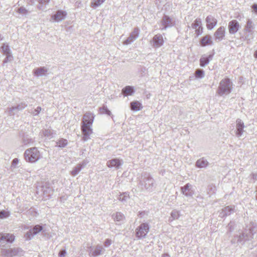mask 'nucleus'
Returning a JSON list of instances; mask_svg holds the SVG:
<instances>
[{
    "label": "nucleus",
    "instance_id": "f257e3e1",
    "mask_svg": "<svg viewBox=\"0 0 257 257\" xmlns=\"http://www.w3.org/2000/svg\"><path fill=\"white\" fill-rule=\"evenodd\" d=\"M256 226L252 222H250L244 229L243 231L239 235L234 236L231 240L232 244L240 243L243 244L246 241L251 240L254 234L256 233Z\"/></svg>",
    "mask_w": 257,
    "mask_h": 257
},
{
    "label": "nucleus",
    "instance_id": "f03ea898",
    "mask_svg": "<svg viewBox=\"0 0 257 257\" xmlns=\"http://www.w3.org/2000/svg\"><path fill=\"white\" fill-rule=\"evenodd\" d=\"M138 187L142 190H146L147 192H152L156 187V184L153 178L150 174L145 173L141 176Z\"/></svg>",
    "mask_w": 257,
    "mask_h": 257
},
{
    "label": "nucleus",
    "instance_id": "7ed1b4c3",
    "mask_svg": "<svg viewBox=\"0 0 257 257\" xmlns=\"http://www.w3.org/2000/svg\"><path fill=\"white\" fill-rule=\"evenodd\" d=\"M232 87V82L229 78H226L220 81L216 92L220 96L228 94L231 92Z\"/></svg>",
    "mask_w": 257,
    "mask_h": 257
},
{
    "label": "nucleus",
    "instance_id": "20e7f679",
    "mask_svg": "<svg viewBox=\"0 0 257 257\" xmlns=\"http://www.w3.org/2000/svg\"><path fill=\"white\" fill-rule=\"evenodd\" d=\"M25 160L29 163H35L40 158V154L36 147L26 150L24 154Z\"/></svg>",
    "mask_w": 257,
    "mask_h": 257
},
{
    "label": "nucleus",
    "instance_id": "39448f33",
    "mask_svg": "<svg viewBox=\"0 0 257 257\" xmlns=\"http://www.w3.org/2000/svg\"><path fill=\"white\" fill-rule=\"evenodd\" d=\"M1 253L4 257H13L23 255L24 251L19 247L9 249L2 248Z\"/></svg>",
    "mask_w": 257,
    "mask_h": 257
},
{
    "label": "nucleus",
    "instance_id": "423d86ee",
    "mask_svg": "<svg viewBox=\"0 0 257 257\" xmlns=\"http://www.w3.org/2000/svg\"><path fill=\"white\" fill-rule=\"evenodd\" d=\"M254 24L250 20H248L244 28V40L250 41L253 38Z\"/></svg>",
    "mask_w": 257,
    "mask_h": 257
},
{
    "label": "nucleus",
    "instance_id": "0eeeda50",
    "mask_svg": "<svg viewBox=\"0 0 257 257\" xmlns=\"http://www.w3.org/2000/svg\"><path fill=\"white\" fill-rule=\"evenodd\" d=\"M150 230V226L147 223H141L136 229V236L138 239L145 238Z\"/></svg>",
    "mask_w": 257,
    "mask_h": 257
},
{
    "label": "nucleus",
    "instance_id": "6e6552de",
    "mask_svg": "<svg viewBox=\"0 0 257 257\" xmlns=\"http://www.w3.org/2000/svg\"><path fill=\"white\" fill-rule=\"evenodd\" d=\"M15 240V236L12 234L0 233V246H5L3 244L12 243Z\"/></svg>",
    "mask_w": 257,
    "mask_h": 257
},
{
    "label": "nucleus",
    "instance_id": "1a4fd4ad",
    "mask_svg": "<svg viewBox=\"0 0 257 257\" xmlns=\"http://www.w3.org/2000/svg\"><path fill=\"white\" fill-rule=\"evenodd\" d=\"M123 164V161L122 160H120L118 158H114L107 161L106 162V166L109 168H114L117 170Z\"/></svg>",
    "mask_w": 257,
    "mask_h": 257
},
{
    "label": "nucleus",
    "instance_id": "9d476101",
    "mask_svg": "<svg viewBox=\"0 0 257 257\" xmlns=\"http://www.w3.org/2000/svg\"><path fill=\"white\" fill-rule=\"evenodd\" d=\"M244 124L242 120L238 118L236 120V130L235 131V136L237 138L242 137L243 132H244Z\"/></svg>",
    "mask_w": 257,
    "mask_h": 257
},
{
    "label": "nucleus",
    "instance_id": "9b49d317",
    "mask_svg": "<svg viewBox=\"0 0 257 257\" xmlns=\"http://www.w3.org/2000/svg\"><path fill=\"white\" fill-rule=\"evenodd\" d=\"M140 30L138 28H134L133 31L130 34L129 37L124 41V45H128L133 43L139 37Z\"/></svg>",
    "mask_w": 257,
    "mask_h": 257
},
{
    "label": "nucleus",
    "instance_id": "f8f14e48",
    "mask_svg": "<svg viewBox=\"0 0 257 257\" xmlns=\"http://www.w3.org/2000/svg\"><path fill=\"white\" fill-rule=\"evenodd\" d=\"M94 115L90 112H87L84 114L82 124L91 125L93 123Z\"/></svg>",
    "mask_w": 257,
    "mask_h": 257
},
{
    "label": "nucleus",
    "instance_id": "ddd939ff",
    "mask_svg": "<svg viewBox=\"0 0 257 257\" xmlns=\"http://www.w3.org/2000/svg\"><path fill=\"white\" fill-rule=\"evenodd\" d=\"M81 131L83 135V140L87 141L89 138V136L92 133L91 125L83 124L81 126Z\"/></svg>",
    "mask_w": 257,
    "mask_h": 257
},
{
    "label": "nucleus",
    "instance_id": "4468645a",
    "mask_svg": "<svg viewBox=\"0 0 257 257\" xmlns=\"http://www.w3.org/2000/svg\"><path fill=\"white\" fill-rule=\"evenodd\" d=\"M225 28L221 26L214 33L215 40L217 42L222 41L225 37Z\"/></svg>",
    "mask_w": 257,
    "mask_h": 257
},
{
    "label": "nucleus",
    "instance_id": "2eb2a0df",
    "mask_svg": "<svg viewBox=\"0 0 257 257\" xmlns=\"http://www.w3.org/2000/svg\"><path fill=\"white\" fill-rule=\"evenodd\" d=\"M228 28L229 33L234 34L239 30V23L236 20H232L229 22Z\"/></svg>",
    "mask_w": 257,
    "mask_h": 257
},
{
    "label": "nucleus",
    "instance_id": "dca6fc26",
    "mask_svg": "<svg viewBox=\"0 0 257 257\" xmlns=\"http://www.w3.org/2000/svg\"><path fill=\"white\" fill-rule=\"evenodd\" d=\"M152 46L155 48H159L164 44V40L162 35L157 34L155 35L152 39Z\"/></svg>",
    "mask_w": 257,
    "mask_h": 257
},
{
    "label": "nucleus",
    "instance_id": "f3484780",
    "mask_svg": "<svg viewBox=\"0 0 257 257\" xmlns=\"http://www.w3.org/2000/svg\"><path fill=\"white\" fill-rule=\"evenodd\" d=\"M162 25L163 26L162 30H166L168 27H171L174 25L173 20L168 16L165 15L161 20Z\"/></svg>",
    "mask_w": 257,
    "mask_h": 257
},
{
    "label": "nucleus",
    "instance_id": "a211bd4d",
    "mask_svg": "<svg viewBox=\"0 0 257 257\" xmlns=\"http://www.w3.org/2000/svg\"><path fill=\"white\" fill-rule=\"evenodd\" d=\"M48 69L45 67H40L34 69L33 71V74L37 77L46 76Z\"/></svg>",
    "mask_w": 257,
    "mask_h": 257
},
{
    "label": "nucleus",
    "instance_id": "6ab92c4d",
    "mask_svg": "<svg viewBox=\"0 0 257 257\" xmlns=\"http://www.w3.org/2000/svg\"><path fill=\"white\" fill-rule=\"evenodd\" d=\"M206 27L208 29H212L217 24V20L212 16H208L206 18Z\"/></svg>",
    "mask_w": 257,
    "mask_h": 257
},
{
    "label": "nucleus",
    "instance_id": "aec40b11",
    "mask_svg": "<svg viewBox=\"0 0 257 257\" xmlns=\"http://www.w3.org/2000/svg\"><path fill=\"white\" fill-rule=\"evenodd\" d=\"M192 185L189 183L186 184L184 186L181 187L182 193L186 196H192L194 192L192 190Z\"/></svg>",
    "mask_w": 257,
    "mask_h": 257
},
{
    "label": "nucleus",
    "instance_id": "412c9836",
    "mask_svg": "<svg viewBox=\"0 0 257 257\" xmlns=\"http://www.w3.org/2000/svg\"><path fill=\"white\" fill-rule=\"evenodd\" d=\"M66 15L67 14L65 11L59 10L55 15L52 16V18L54 21L59 22L64 20Z\"/></svg>",
    "mask_w": 257,
    "mask_h": 257
},
{
    "label": "nucleus",
    "instance_id": "4be33fe9",
    "mask_svg": "<svg viewBox=\"0 0 257 257\" xmlns=\"http://www.w3.org/2000/svg\"><path fill=\"white\" fill-rule=\"evenodd\" d=\"M43 194L44 196V198L46 199L49 198L53 194V191L50 187L47 186H43L42 187V190Z\"/></svg>",
    "mask_w": 257,
    "mask_h": 257
},
{
    "label": "nucleus",
    "instance_id": "5701e85b",
    "mask_svg": "<svg viewBox=\"0 0 257 257\" xmlns=\"http://www.w3.org/2000/svg\"><path fill=\"white\" fill-rule=\"evenodd\" d=\"M213 55L210 54L207 57L202 56L200 59V65L202 67H204L209 64V62L212 59Z\"/></svg>",
    "mask_w": 257,
    "mask_h": 257
},
{
    "label": "nucleus",
    "instance_id": "b1692460",
    "mask_svg": "<svg viewBox=\"0 0 257 257\" xmlns=\"http://www.w3.org/2000/svg\"><path fill=\"white\" fill-rule=\"evenodd\" d=\"M211 38V37L210 35H206L202 37L200 41V45L204 47L208 45H212V41Z\"/></svg>",
    "mask_w": 257,
    "mask_h": 257
},
{
    "label": "nucleus",
    "instance_id": "393cba45",
    "mask_svg": "<svg viewBox=\"0 0 257 257\" xmlns=\"http://www.w3.org/2000/svg\"><path fill=\"white\" fill-rule=\"evenodd\" d=\"M234 212V207L228 206L222 209V211L220 213V215H221L222 217H224V216L229 215Z\"/></svg>",
    "mask_w": 257,
    "mask_h": 257
},
{
    "label": "nucleus",
    "instance_id": "a878e982",
    "mask_svg": "<svg viewBox=\"0 0 257 257\" xmlns=\"http://www.w3.org/2000/svg\"><path fill=\"white\" fill-rule=\"evenodd\" d=\"M208 165V161L204 158L198 160L196 162V166L197 168H206Z\"/></svg>",
    "mask_w": 257,
    "mask_h": 257
},
{
    "label": "nucleus",
    "instance_id": "bb28decb",
    "mask_svg": "<svg viewBox=\"0 0 257 257\" xmlns=\"http://www.w3.org/2000/svg\"><path fill=\"white\" fill-rule=\"evenodd\" d=\"M135 92L134 87L131 86H126L122 89V93L124 96L132 95Z\"/></svg>",
    "mask_w": 257,
    "mask_h": 257
},
{
    "label": "nucleus",
    "instance_id": "cd10ccee",
    "mask_svg": "<svg viewBox=\"0 0 257 257\" xmlns=\"http://www.w3.org/2000/svg\"><path fill=\"white\" fill-rule=\"evenodd\" d=\"M130 105L131 109L134 111H139L142 108L141 103L137 101L131 102Z\"/></svg>",
    "mask_w": 257,
    "mask_h": 257
},
{
    "label": "nucleus",
    "instance_id": "c85d7f7f",
    "mask_svg": "<svg viewBox=\"0 0 257 257\" xmlns=\"http://www.w3.org/2000/svg\"><path fill=\"white\" fill-rule=\"evenodd\" d=\"M1 49L4 54L7 56L8 58L12 57L10 47L8 44H4L1 47Z\"/></svg>",
    "mask_w": 257,
    "mask_h": 257
},
{
    "label": "nucleus",
    "instance_id": "c756f323",
    "mask_svg": "<svg viewBox=\"0 0 257 257\" xmlns=\"http://www.w3.org/2000/svg\"><path fill=\"white\" fill-rule=\"evenodd\" d=\"M104 249L101 245H97L94 251L92 252V255L94 256H98L101 254Z\"/></svg>",
    "mask_w": 257,
    "mask_h": 257
},
{
    "label": "nucleus",
    "instance_id": "7c9ffc66",
    "mask_svg": "<svg viewBox=\"0 0 257 257\" xmlns=\"http://www.w3.org/2000/svg\"><path fill=\"white\" fill-rule=\"evenodd\" d=\"M130 198L129 195L127 193L124 192L122 194H121L119 197H118V199H119L120 201L123 203L126 202L127 200Z\"/></svg>",
    "mask_w": 257,
    "mask_h": 257
},
{
    "label": "nucleus",
    "instance_id": "2f4dec72",
    "mask_svg": "<svg viewBox=\"0 0 257 257\" xmlns=\"http://www.w3.org/2000/svg\"><path fill=\"white\" fill-rule=\"evenodd\" d=\"M104 1L105 0H92L90 6L93 8H96L100 6Z\"/></svg>",
    "mask_w": 257,
    "mask_h": 257
},
{
    "label": "nucleus",
    "instance_id": "473e14b6",
    "mask_svg": "<svg viewBox=\"0 0 257 257\" xmlns=\"http://www.w3.org/2000/svg\"><path fill=\"white\" fill-rule=\"evenodd\" d=\"M82 168H81L80 166L77 164L71 171V175L73 176H75L80 172Z\"/></svg>",
    "mask_w": 257,
    "mask_h": 257
},
{
    "label": "nucleus",
    "instance_id": "72a5a7b5",
    "mask_svg": "<svg viewBox=\"0 0 257 257\" xmlns=\"http://www.w3.org/2000/svg\"><path fill=\"white\" fill-rule=\"evenodd\" d=\"M7 112L9 115H14L18 112V110L16 106H13L7 108Z\"/></svg>",
    "mask_w": 257,
    "mask_h": 257
},
{
    "label": "nucleus",
    "instance_id": "f704fd0d",
    "mask_svg": "<svg viewBox=\"0 0 257 257\" xmlns=\"http://www.w3.org/2000/svg\"><path fill=\"white\" fill-rule=\"evenodd\" d=\"M67 140L64 139H61L57 142V146L60 148H64L67 146Z\"/></svg>",
    "mask_w": 257,
    "mask_h": 257
},
{
    "label": "nucleus",
    "instance_id": "c9c22d12",
    "mask_svg": "<svg viewBox=\"0 0 257 257\" xmlns=\"http://www.w3.org/2000/svg\"><path fill=\"white\" fill-rule=\"evenodd\" d=\"M34 140L33 139L30 138L27 136L24 137L23 139V143L25 145H28L33 144L34 143Z\"/></svg>",
    "mask_w": 257,
    "mask_h": 257
},
{
    "label": "nucleus",
    "instance_id": "e433bc0d",
    "mask_svg": "<svg viewBox=\"0 0 257 257\" xmlns=\"http://www.w3.org/2000/svg\"><path fill=\"white\" fill-rule=\"evenodd\" d=\"M33 232L34 235L37 234L43 229V227L40 225H36L33 227V228L31 229Z\"/></svg>",
    "mask_w": 257,
    "mask_h": 257
},
{
    "label": "nucleus",
    "instance_id": "4c0bfd02",
    "mask_svg": "<svg viewBox=\"0 0 257 257\" xmlns=\"http://www.w3.org/2000/svg\"><path fill=\"white\" fill-rule=\"evenodd\" d=\"M32 232V230L30 229L29 231H28L24 235V238L26 240H31L34 236L35 235Z\"/></svg>",
    "mask_w": 257,
    "mask_h": 257
},
{
    "label": "nucleus",
    "instance_id": "58836bf2",
    "mask_svg": "<svg viewBox=\"0 0 257 257\" xmlns=\"http://www.w3.org/2000/svg\"><path fill=\"white\" fill-rule=\"evenodd\" d=\"M201 21L200 19H196L194 23L191 25V27L193 29H196L198 27L201 26Z\"/></svg>",
    "mask_w": 257,
    "mask_h": 257
},
{
    "label": "nucleus",
    "instance_id": "ea45409f",
    "mask_svg": "<svg viewBox=\"0 0 257 257\" xmlns=\"http://www.w3.org/2000/svg\"><path fill=\"white\" fill-rule=\"evenodd\" d=\"M204 71L202 69H198L195 71V77L197 78H202L204 77Z\"/></svg>",
    "mask_w": 257,
    "mask_h": 257
},
{
    "label": "nucleus",
    "instance_id": "a19ab883",
    "mask_svg": "<svg viewBox=\"0 0 257 257\" xmlns=\"http://www.w3.org/2000/svg\"><path fill=\"white\" fill-rule=\"evenodd\" d=\"M101 113L106 114L110 116L111 115V111L107 108L105 106H103L99 108Z\"/></svg>",
    "mask_w": 257,
    "mask_h": 257
},
{
    "label": "nucleus",
    "instance_id": "79ce46f5",
    "mask_svg": "<svg viewBox=\"0 0 257 257\" xmlns=\"http://www.w3.org/2000/svg\"><path fill=\"white\" fill-rule=\"evenodd\" d=\"M42 110V108L40 106H38L36 109L29 110V112L33 114V115H38Z\"/></svg>",
    "mask_w": 257,
    "mask_h": 257
},
{
    "label": "nucleus",
    "instance_id": "37998d69",
    "mask_svg": "<svg viewBox=\"0 0 257 257\" xmlns=\"http://www.w3.org/2000/svg\"><path fill=\"white\" fill-rule=\"evenodd\" d=\"M114 220L119 221L123 218V215L120 212H117L113 215Z\"/></svg>",
    "mask_w": 257,
    "mask_h": 257
},
{
    "label": "nucleus",
    "instance_id": "c03bdc74",
    "mask_svg": "<svg viewBox=\"0 0 257 257\" xmlns=\"http://www.w3.org/2000/svg\"><path fill=\"white\" fill-rule=\"evenodd\" d=\"M17 12L23 15H26L28 14V11L23 7H21L18 8Z\"/></svg>",
    "mask_w": 257,
    "mask_h": 257
},
{
    "label": "nucleus",
    "instance_id": "a18cd8bd",
    "mask_svg": "<svg viewBox=\"0 0 257 257\" xmlns=\"http://www.w3.org/2000/svg\"><path fill=\"white\" fill-rule=\"evenodd\" d=\"M179 215L180 213L179 211L176 210H173L171 213V217L173 220L178 219L179 217Z\"/></svg>",
    "mask_w": 257,
    "mask_h": 257
},
{
    "label": "nucleus",
    "instance_id": "49530a36",
    "mask_svg": "<svg viewBox=\"0 0 257 257\" xmlns=\"http://www.w3.org/2000/svg\"><path fill=\"white\" fill-rule=\"evenodd\" d=\"M10 213L6 210L0 211V218H6L9 216Z\"/></svg>",
    "mask_w": 257,
    "mask_h": 257
},
{
    "label": "nucleus",
    "instance_id": "de8ad7c7",
    "mask_svg": "<svg viewBox=\"0 0 257 257\" xmlns=\"http://www.w3.org/2000/svg\"><path fill=\"white\" fill-rule=\"evenodd\" d=\"M27 106V104L25 102H22L20 104H19L17 106H16L17 107V108L19 111H20V110H22L23 109H24L25 108H26Z\"/></svg>",
    "mask_w": 257,
    "mask_h": 257
},
{
    "label": "nucleus",
    "instance_id": "09e8293b",
    "mask_svg": "<svg viewBox=\"0 0 257 257\" xmlns=\"http://www.w3.org/2000/svg\"><path fill=\"white\" fill-rule=\"evenodd\" d=\"M19 160L18 158H15L13 160L11 167L13 168H16L17 167V165L18 164Z\"/></svg>",
    "mask_w": 257,
    "mask_h": 257
},
{
    "label": "nucleus",
    "instance_id": "8fccbe9b",
    "mask_svg": "<svg viewBox=\"0 0 257 257\" xmlns=\"http://www.w3.org/2000/svg\"><path fill=\"white\" fill-rule=\"evenodd\" d=\"M43 134L45 137H50L52 136V133L49 130H45L43 131Z\"/></svg>",
    "mask_w": 257,
    "mask_h": 257
},
{
    "label": "nucleus",
    "instance_id": "3c124183",
    "mask_svg": "<svg viewBox=\"0 0 257 257\" xmlns=\"http://www.w3.org/2000/svg\"><path fill=\"white\" fill-rule=\"evenodd\" d=\"M203 32V28L202 26L198 27V28L195 29V34H196V36H198L201 35Z\"/></svg>",
    "mask_w": 257,
    "mask_h": 257
},
{
    "label": "nucleus",
    "instance_id": "603ef678",
    "mask_svg": "<svg viewBox=\"0 0 257 257\" xmlns=\"http://www.w3.org/2000/svg\"><path fill=\"white\" fill-rule=\"evenodd\" d=\"M28 214H32L33 216H35L37 212L35 211V209L31 208L29 210L27 211Z\"/></svg>",
    "mask_w": 257,
    "mask_h": 257
},
{
    "label": "nucleus",
    "instance_id": "864d4df0",
    "mask_svg": "<svg viewBox=\"0 0 257 257\" xmlns=\"http://www.w3.org/2000/svg\"><path fill=\"white\" fill-rule=\"evenodd\" d=\"M50 0H37L39 3L42 5H47Z\"/></svg>",
    "mask_w": 257,
    "mask_h": 257
},
{
    "label": "nucleus",
    "instance_id": "5fc2aeb1",
    "mask_svg": "<svg viewBox=\"0 0 257 257\" xmlns=\"http://www.w3.org/2000/svg\"><path fill=\"white\" fill-rule=\"evenodd\" d=\"M111 244V240L110 239H106L104 242V245L105 247H108Z\"/></svg>",
    "mask_w": 257,
    "mask_h": 257
},
{
    "label": "nucleus",
    "instance_id": "6e6d98bb",
    "mask_svg": "<svg viewBox=\"0 0 257 257\" xmlns=\"http://www.w3.org/2000/svg\"><path fill=\"white\" fill-rule=\"evenodd\" d=\"M66 254V250L65 249H61L59 251V257H65Z\"/></svg>",
    "mask_w": 257,
    "mask_h": 257
},
{
    "label": "nucleus",
    "instance_id": "4d7b16f0",
    "mask_svg": "<svg viewBox=\"0 0 257 257\" xmlns=\"http://www.w3.org/2000/svg\"><path fill=\"white\" fill-rule=\"evenodd\" d=\"M88 163V162L87 160H84L81 163L78 164V165L80 166L81 168L82 169L86 166Z\"/></svg>",
    "mask_w": 257,
    "mask_h": 257
},
{
    "label": "nucleus",
    "instance_id": "13d9d810",
    "mask_svg": "<svg viewBox=\"0 0 257 257\" xmlns=\"http://www.w3.org/2000/svg\"><path fill=\"white\" fill-rule=\"evenodd\" d=\"M251 8L252 9H253V10L257 13V4H253L251 6Z\"/></svg>",
    "mask_w": 257,
    "mask_h": 257
},
{
    "label": "nucleus",
    "instance_id": "bf43d9fd",
    "mask_svg": "<svg viewBox=\"0 0 257 257\" xmlns=\"http://www.w3.org/2000/svg\"><path fill=\"white\" fill-rule=\"evenodd\" d=\"M162 257H170V256L168 253H164L162 255Z\"/></svg>",
    "mask_w": 257,
    "mask_h": 257
},
{
    "label": "nucleus",
    "instance_id": "052dcab7",
    "mask_svg": "<svg viewBox=\"0 0 257 257\" xmlns=\"http://www.w3.org/2000/svg\"><path fill=\"white\" fill-rule=\"evenodd\" d=\"M254 56L255 58H257V50L255 51L254 53Z\"/></svg>",
    "mask_w": 257,
    "mask_h": 257
},
{
    "label": "nucleus",
    "instance_id": "680f3d73",
    "mask_svg": "<svg viewBox=\"0 0 257 257\" xmlns=\"http://www.w3.org/2000/svg\"><path fill=\"white\" fill-rule=\"evenodd\" d=\"M9 58H7V57L5 58V60H4V62L5 63H6L7 62V60L9 59Z\"/></svg>",
    "mask_w": 257,
    "mask_h": 257
},
{
    "label": "nucleus",
    "instance_id": "e2e57ef3",
    "mask_svg": "<svg viewBox=\"0 0 257 257\" xmlns=\"http://www.w3.org/2000/svg\"><path fill=\"white\" fill-rule=\"evenodd\" d=\"M3 40V37L2 36V35L0 34V41Z\"/></svg>",
    "mask_w": 257,
    "mask_h": 257
}]
</instances>
